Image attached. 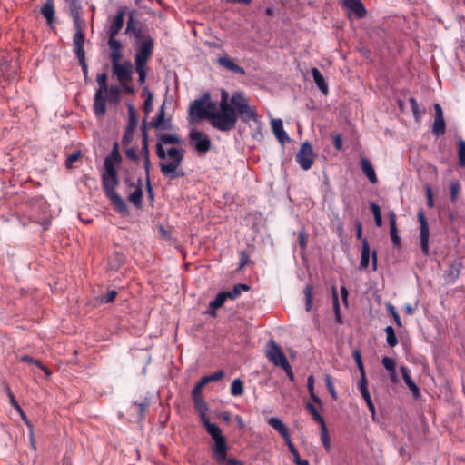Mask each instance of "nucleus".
Here are the masks:
<instances>
[{
	"mask_svg": "<svg viewBox=\"0 0 465 465\" xmlns=\"http://www.w3.org/2000/svg\"><path fill=\"white\" fill-rule=\"evenodd\" d=\"M325 384H326V387H327V389H328L331 398L334 401H336L337 400V393H336L333 382L331 381V378L328 374L325 376Z\"/></svg>",
	"mask_w": 465,
	"mask_h": 465,
	"instance_id": "52",
	"label": "nucleus"
},
{
	"mask_svg": "<svg viewBox=\"0 0 465 465\" xmlns=\"http://www.w3.org/2000/svg\"><path fill=\"white\" fill-rule=\"evenodd\" d=\"M401 372L402 374L404 382L406 383L410 391L412 392L413 396L415 398H418L420 395V390L418 386L414 383V381L411 380L409 369L405 366H401Z\"/></svg>",
	"mask_w": 465,
	"mask_h": 465,
	"instance_id": "25",
	"label": "nucleus"
},
{
	"mask_svg": "<svg viewBox=\"0 0 465 465\" xmlns=\"http://www.w3.org/2000/svg\"><path fill=\"white\" fill-rule=\"evenodd\" d=\"M368 381L364 379H360L359 381V390L363 399L371 397V394L368 391Z\"/></svg>",
	"mask_w": 465,
	"mask_h": 465,
	"instance_id": "51",
	"label": "nucleus"
},
{
	"mask_svg": "<svg viewBox=\"0 0 465 465\" xmlns=\"http://www.w3.org/2000/svg\"><path fill=\"white\" fill-rule=\"evenodd\" d=\"M295 160L304 171L312 168L314 162V153L312 146L309 142L306 141L301 145Z\"/></svg>",
	"mask_w": 465,
	"mask_h": 465,
	"instance_id": "10",
	"label": "nucleus"
},
{
	"mask_svg": "<svg viewBox=\"0 0 465 465\" xmlns=\"http://www.w3.org/2000/svg\"><path fill=\"white\" fill-rule=\"evenodd\" d=\"M268 424L277 430L285 440H289L290 434L288 429L279 418H270Z\"/></svg>",
	"mask_w": 465,
	"mask_h": 465,
	"instance_id": "24",
	"label": "nucleus"
},
{
	"mask_svg": "<svg viewBox=\"0 0 465 465\" xmlns=\"http://www.w3.org/2000/svg\"><path fill=\"white\" fill-rule=\"evenodd\" d=\"M155 153L159 159L165 160L166 157L171 159L168 163H160L159 167L163 176L170 179H175L184 176L183 171H179L178 167L182 164L185 151L182 148L171 147L167 151L164 150L163 144L160 142L156 143Z\"/></svg>",
	"mask_w": 465,
	"mask_h": 465,
	"instance_id": "3",
	"label": "nucleus"
},
{
	"mask_svg": "<svg viewBox=\"0 0 465 465\" xmlns=\"http://www.w3.org/2000/svg\"><path fill=\"white\" fill-rule=\"evenodd\" d=\"M106 102L112 104H117L120 102L121 91L116 85H110L105 91Z\"/></svg>",
	"mask_w": 465,
	"mask_h": 465,
	"instance_id": "31",
	"label": "nucleus"
},
{
	"mask_svg": "<svg viewBox=\"0 0 465 465\" xmlns=\"http://www.w3.org/2000/svg\"><path fill=\"white\" fill-rule=\"evenodd\" d=\"M141 154L143 157V167L145 171V176H148L150 174L151 162L149 157L148 132L145 126V123L143 124L142 129Z\"/></svg>",
	"mask_w": 465,
	"mask_h": 465,
	"instance_id": "16",
	"label": "nucleus"
},
{
	"mask_svg": "<svg viewBox=\"0 0 465 465\" xmlns=\"http://www.w3.org/2000/svg\"><path fill=\"white\" fill-rule=\"evenodd\" d=\"M249 290H250L249 285H247L245 283H238L233 286L232 291L225 292H226V296L228 297V299L235 300L241 295L242 291L246 292Z\"/></svg>",
	"mask_w": 465,
	"mask_h": 465,
	"instance_id": "34",
	"label": "nucleus"
},
{
	"mask_svg": "<svg viewBox=\"0 0 465 465\" xmlns=\"http://www.w3.org/2000/svg\"><path fill=\"white\" fill-rule=\"evenodd\" d=\"M370 245L368 242V240L364 238L362 240V247H361V262H360V267L361 269H366L369 266L370 263Z\"/></svg>",
	"mask_w": 465,
	"mask_h": 465,
	"instance_id": "30",
	"label": "nucleus"
},
{
	"mask_svg": "<svg viewBox=\"0 0 465 465\" xmlns=\"http://www.w3.org/2000/svg\"><path fill=\"white\" fill-rule=\"evenodd\" d=\"M21 361L23 362H28V363H32V364H35L36 365L37 367H39L41 370L44 371V372L49 376L51 375V371H49L48 368H46L41 361H39L38 360H35L28 355H24L21 357Z\"/></svg>",
	"mask_w": 465,
	"mask_h": 465,
	"instance_id": "39",
	"label": "nucleus"
},
{
	"mask_svg": "<svg viewBox=\"0 0 465 465\" xmlns=\"http://www.w3.org/2000/svg\"><path fill=\"white\" fill-rule=\"evenodd\" d=\"M193 406L196 412L199 415L200 421L206 430L207 433L211 436L212 440H218V442L221 441L222 438L220 437V433H222V430L214 423H212L207 416L208 405L205 402L203 398H196L193 400Z\"/></svg>",
	"mask_w": 465,
	"mask_h": 465,
	"instance_id": "6",
	"label": "nucleus"
},
{
	"mask_svg": "<svg viewBox=\"0 0 465 465\" xmlns=\"http://www.w3.org/2000/svg\"><path fill=\"white\" fill-rule=\"evenodd\" d=\"M76 32L74 35L73 44H74V52L77 58L85 56L84 52V35L81 26V24H78V26H74Z\"/></svg>",
	"mask_w": 465,
	"mask_h": 465,
	"instance_id": "18",
	"label": "nucleus"
},
{
	"mask_svg": "<svg viewBox=\"0 0 465 465\" xmlns=\"http://www.w3.org/2000/svg\"><path fill=\"white\" fill-rule=\"evenodd\" d=\"M361 167L370 183H376L378 179L371 162L366 158H362L361 161Z\"/></svg>",
	"mask_w": 465,
	"mask_h": 465,
	"instance_id": "29",
	"label": "nucleus"
},
{
	"mask_svg": "<svg viewBox=\"0 0 465 465\" xmlns=\"http://www.w3.org/2000/svg\"><path fill=\"white\" fill-rule=\"evenodd\" d=\"M255 124H257V130L252 134V137L257 140V141H260L263 138V134H262V123L259 119V115L257 114V121H253Z\"/></svg>",
	"mask_w": 465,
	"mask_h": 465,
	"instance_id": "57",
	"label": "nucleus"
},
{
	"mask_svg": "<svg viewBox=\"0 0 465 465\" xmlns=\"http://www.w3.org/2000/svg\"><path fill=\"white\" fill-rule=\"evenodd\" d=\"M304 295H305V308L306 311L309 312L312 307V288L310 285H307L304 289Z\"/></svg>",
	"mask_w": 465,
	"mask_h": 465,
	"instance_id": "49",
	"label": "nucleus"
},
{
	"mask_svg": "<svg viewBox=\"0 0 465 465\" xmlns=\"http://www.w3.org/2000/svg\"><path fill=\"white\" fill-rule=\"evenodd\" d=\"M80 156H81V154H80V153H79V152L70 154V155L67 157V159H66V167H67V168H71V167H72V164H73L74 162L78 161V160H79V158H80Z\"/></svg>",
	"mask_w": 465,
	"mask_h": 465,
	"instance_id": "61",
	"label": "nucleus"
},
{
	"mask_svg": "<svg viewBox=\"0 0 465 465\" xmlns=\"http://www.w3.org/2000/svg\"><path fill=\"white\" fill-rule=\"evenodd\" d=\"M138 124V118L136 115L135 108L132 104H128V124L126 128L135 130Z\"/></svg>",
	"mask_w": 465,
	"mask_h": 465,
	"instance_id": "36",
	"label": "nucleus"
},
{
	"mask_svg": "<svg viewBox=\"0 0 465 465\" xmlns=\"http://www.w3.org/2000/svg\"><path fill=\"white\" fill-rule=\"evenodd\" d=\"M299 245L300 248L304 251L306 249L307 245V240H306V232L304 230H302L299 232Z\"/></svg>",
	"mask_w": 465,
	"mask_h": 465,
	"instance_id": "59",
	"label": "nucleus"
},
{
	"mask_svg": "<svg viewBox=\"0 0 465 465\" xmlns=\"http://www.w3.org/2000/svg\"><path fill=\"white\" fill-rule=\"evenodd\" d=\"M64 2L68 5L69 13L74 21V25L78 26V24H81V14H82V5L80 0H64Z\"/></svg>",
	"mask_w": 465,
	"mask_h": 465,
	"instance_id": "20",
	"label": "nucleus"
},
{
	"mask_svg": "<svg viewBox=\"0 0 465 465\" xmlns=\"http://www.w3.org/2000/svg\"><path fill=\"white\" fill-rule=\"evenodd\" d=\"M435 109V118L432 125V133L436 136H440L445 134L446 132V124L443 116V111L441 106L439 104H434Z\"/></svg>",
	"mask_w": 465,
	"mask_h": 465,
	"instance_id": "15",
	"label": "nucleus"
},
{
	"mask_svg": "<svg viewBox=\"0 0 465 465\" xmlns=\"http://www.w3.org/2000/svg\"><path fill=\"white\" fill-rule=\"evenodd\" d=\"M217 64L232 72V73H235V74H243L245 72H244V69L242 67H241L240 65L236 64L232 59H230L228 56H223V57H220L218 58L217 60Z\"/></svg>",
	"mask_w": 465,
	"mask_h": 465,
	"instance_id": "23",
	"label": "nucleus"
},
{
	"mask_svg": "<svg viewBox=\"0 0 465 465\" xmlns=\"http://www.w3.org/2000/svg\"><path fill=\"white\" fill-rule=\"evenodd\" d=\"M230 392L234 397L242 396L244 392L243 382L241 379H234L231 384Z\"/></svg>",
	"mask_w": 465,
	"mask_h": 465,
	"instance_id": "35",
	"label": "nucleus"
},
{
	"mask_svg": "<svg viewBox=\"0 0 465 465\" xmlns=\"http://www.w3.org/2000/svg\"><path fill=\"white\" fill-rule=\"evenodd\" d=\"M145 67L146 65H143V64H135V70L138 74V81H139V84H143L145 81V77H146V71H145Z\"/></svg>",
	"mask_w": 465,
	"mask_h": 465,
	"instance_id": "55",
	"label": "nucleus"
},
{
	"mask_svg": "<svg viewBox=\"0 0 465 465\" xmlns=\"http://www.w3.org/2000/svg\"><path fill=\"white\" fill-rule=\"evenodd\" d=\"M222 438L218 443V440H213V443L211 445L212 457L218 465H243L242 461L235 458H228L229 445L226 437L220 433Z\"/></svg>",
	"mask_w": 465,
	"mask_h": 465,
	"instance_id": "5",
	"label": "nucleus"
},
{
	"mask_svg": "<svg viewBox=\"0 0 465 465\" xmlns=\"http://www.w3.org/2000/svg\"><path fill=\"white\" fill-rule=\"evenodd\" d=\"M383 367L390 372V374L395 375V361L393 359L389 357H383L381 360Z\"/></svg>",
	"mask_w": 465,
	"mask_h": 465,
	"instance_id": "47",
	"label": "nucleus"
},
{
	"mask_svg": "<svg viewBox=\"0 0 465 465\" xmlns=\"http://www.w3.org/2000/svg\"><path fill=\"white\" fill-rule=\"evenodd\" d=\"M386 309H387V312L393 317L394 322L397 324V326L401 328L402 326L401 320L399 313L395 310V307L391 303L388 302L386 304Z\"/></svg>",
	"mask_w": 465,
	"mask_h": 465,
	"instance_id": "45",
	"label": "nucleus"
},
{
	"mask_svg": "<svg viewBox=\"0 0 465 465\" xmlns=\"http://www.w3.org/2000/svg\"><path fill=\"white\" fill-rule=\"evenodd\" d=\"M144 92H146V97L144 101L143 110L145 114L148 115L153 110V94L149 92L147 88H145Z\"/></svg>",
	"mask_w": 465,
	"mask_h": 465,
	"instance_id": "44",
	"label": "nucleus"
},
{
	"mask_svg": "<svg viewBox=\"0 0 465 465\" xmlns=\"http://www.w3.org/2000/svg\"><path fill=\"white\" fill-rule=\"evenodd\" d=\"M306 409L316 422H318L321 426L325 424L323 418L321 416L316 407L312 402H308L306 404Z\"/></svg>",
	"mask_w": 465,
	"mask_h": 465,
	"instance_id": "37",
	"label": "nucleus"
},
{
	"mask_svg": "<svg viewBox=\"0 0 465 465\" xmlns=\"http://www.w3.org/2000/svg\"><path fill=\"white\" fill-rule=\"evenodd\" d=\"M205 385L206 384L204 383V381L202 379L194 385V387L192 391L193 400H194L196 398H203V394H202V391Z\"/></svg>",
	"mask_w": 465,
	"mask_h": 465,
	"instance_id": "46",
	"label": "nucleus"
},
{
	"mask_svg": "<svg viewBox=\"0 0 465 465\" xmlns=\"http://www.w3.org/2000/svg\"><path fill=\"white\" fill-rule=\"evenodd\" d=\"M227 299L228 297L226 296L225 292H221L217 293L215 298L209 302L208 312L212 315H214L215 311L221 308Z\"/></svg>",
	"mask_w": 465,
	"mask_h": 465,
	"instance_id": "28",
	"label": "nucleus"
},
{
	"mask_svg": "<svg viewBox=\"0 0 465 465\" xmlns=\"http://www.w3.org/2000/svg\"><path fill=\"white\" fill-rule=\"evenodd\" d=\"M390 236L394 247H400L401 244V237L398 234L396 226V214L393 211L389 213Z\"/></svg>",
	"mask_w": 465,
	"mask_h": 465,
	"instance_id": "21",
	"label": "nucleus"
},
{
	"mask_svg": "<svg viewBox=\"0 0 465 465\" xmlns=\"http://www.w3.org/2000/svg\"><path fill=\"white\" fill-rule=\"evenodd\" d=\"M321 440L326 450L331 449V440L328 434L326 424L321 426Z\"/></svg>",
	"mask_w": 465,
	"mask_h": 465,
	"instance_id": "42",
	"label": "nucleus"
},
{
	"mask_svg": "<svg viewBox=\"0 0 465 465\" xmlns=\"http://www.w3.org/2000/svg\"><path fill=\"white\" fill-rule=\"evenodd\" d=\"M418 220L420 225V245L421 249V252L423 255L427 256L430 252L429 247V238H430V229L427 218L423 213V211H419L417 213Z\"/></svg>",
	"mask_w": 465,
	"mask_h": 465,
	"instance_id": "12",
	"label": "nucleus"
},
{
	"mask_svg": "<svg viewBox=\"0 0 465 465\" xmlns=\"http://www.w3.org/2000/svg\"><path fill=\"white\" fill-rule=\"evenodd\" d=\"M124 9L119 8L117 14L112 18L110 26L108 28V46L110 51L123 49L122 43L116 39V35L124 26Z\"/></svg>",
	"mask_w": 465,
	"mask_h": 465,
	"instance_id": "8",
	"label": "nucleus"
},
{
	"mask_svg": "<svg viewBox=\"0 0 465 465\" xmlns=\"http://www.w3.org/2000/svg\"><path fill=\"white\" fill-rule=\"evenodd\" d=\"M193 120L208 119L211 125L218 131L226 133L235 128L238 118L244 124L257 121V112L250 104L249 98L242 92H234L231 96L223 89L217 112H211L204 105L203 97L194 100L189 107Z\"/></svg>",
	"mask_w": 465,
	"mask_h": 465,
	"instance_id": "1",
	"label": "nucleus"
},
{
	"mask_svg": "<svg viewBox=\"0 0 465 465\" xmlns=\"http://www.w3.org/2000/svg\"><path fill=\"white\" fill-rule=\"evenodd\" d=\"M164 107H165V101L162 104L157 115L155 118H153L150 123L149 125L155 129H165L169 130L172 128V120L171 118L165 119V113H164Z\"/></svg>",
	"mask_w": 465,
	"mask_h": 465,
	"instance_id": "17",
	"label": "nucleus"
},
{
	"mask_svg": "<svg viewBox=\"0 0 465 465\" xmlns=\"http://www.w3.org/2000/svg\"><path fill=\"white\" fill-rule=\"evenodd\" d=\"M107 74H98L96 76V82L98 84V89L95 91L93 110L94 114L98 118H103L106 114V96L105 91L108 89L107 84Z\"/></svg>",
	"mask_w": 465,
	"mask_h": 465,
	"instance_id": "7",
	"label": "nucleus"
},
{
	"mask_svg": "<svg viewBox=\"0 0 465 465\" xmlns=\"http://www.w3.org/2000/svg\"><path fill=\"white\" fill-rule=\"evenodd\" d=\"M143 188H142V179L139 178L137 180V186L134 193L129 194L128 200L132 203L136 208L142 207V200H143Z\"/></svg>",
	"mask_w": 465,
	"mask_h": 465,
	"instance_id": "27",
	"label": "nucleus"
},
{
	"mask_svg": "<svg viewBox=\"0 0 465 465\" xmlns=\"http://www.w3.org/2000/svg\"><path fill=\"white\" fill-rule=\"evenodd\" d=\"M225 373L223 371L220 370L217 371L210 375H205L202 378V380L204 381L205 384H208L209 382L213 381H218L222 380L224 377Z\"/></svg>",
	"mask_w": 465,
	"mask_h": 465,
	"instance_id": "41",
	"label": "nucleus"
},
{
	"mask_svg": "<svg viewBox=\"0 0 465 465\" xmlns=\"http://www.w3.org/2000/svg\"><path fill=\"white\" fill-rule=\"evenodd\" d=\"M312 76L317 87L319 88V90L323 94H327L329 92L328 84H327L323 75L322 74V73L320 72V70L318 68L314 67L312 69Z\"/></svg>",
	"mask_w": 465,
	"mask_h": 465,
	"instance_id": "26",
	"label": "nucleus"
},
{
	"mask_svg": "<svg viewBox=\"0 0 465 465\" xmlns=\"http://www.w3.org/2000/svg\"><path fill=\"white\" fill-rule=\"evenodd\" d=\"M460 183L459 182H451L450 185V200L451 202H456L458 194L460 191Z\"/></svg>",
	"mask_w": 465,
	"mask_h": 465,
	"instance_id": "48",
	"label": "nucleus"
},
{
	"mask_svg": "<svg viewBox=\"0 0 465 465\" xmlns=\"http://www.w3.org/2000/svg\"><path fill=\"white\" fill-rule=\"evenodd\" d=\"M248 262H249V255H248V253L246 252V251H242L240 252L239 269H242L243 267H245L247 265Z\"/></svg>",
	"mask_w": 465,
	"mask_h": 465,
	"instance_id": "62",
	"label": "nucleus"
},
{
	"mask_svg": "<svg viewBox=\"0 0 465 465\" xmlns=\"http://www.w3.org/2000/svg\"><path fill=\"white\" fill-rule=\"evenodd\" d=\"M266 356L270 361L281 368L289 363L287 357L283 353L282 348L273 341L269 342Z\"/></svg>",
	"mask_w": 465,
	"mask_h": 465,
	"instance_id": "13",
	"label": "nucleus"
},
{
	"mask_svg": "<svg viewBox=\"0 0 465 465\" xmlns=\"http://www.w3.org/2000/svg\"><path fill=\"white\" fill-rule=\"evenodd\" d=\"M123 157L119 153V144L114 143L109 155L104 158V171L101 175L102 186L106 197L116 207L119 212H126L127 207L125 202L117 193L116 188L119 185V179L114 164H120Z\"/></svg>",
	"mask_w": 465,
	"mask_h": 465,
	"instance_id": "2",
	"label": "nucleus"
},
{
	"mask_svg": "<svg viewBox=\"0 0 465 465\" xmlns=\"http://www.w3.org/2000/svg\"><path fill=\"white\" fill-rule=\"evenodd\" d=\"M125 34L133 35L136 39H140L142 37L141 26L134 22L132 16H130L127 21Z\"/></svg>",
	"mask_w": 465,
	"mask_h": 465,
	"instance_id": "33",
	"label": "nucleus"
},
{
	"mask_svg": "<svg viewBox=\"0 0 465 465\" xmlns=\"http://www.w3.org/2000/svg\"><path fill=\"white\" fill-rule=\"evenodd\" d=\"M135 130H130L129 128L125 127L124 135L122 137V143L124 145H127L131 143L133 140L134 134Z\"/></svg>",
	"mask_w": 465,
	"mask_h": 465,
	"instance_id": "56",
	"label": "nucleus"
},
{
	"mask_svg": "<svg viewBox=\"0 0 465 465\" xmlns=\"http://www.w3.org/2000/svg\"><path fill=\"white\" fill-rule=\"evenodd\" d=\"M153 53V39L151 36H147L143 41L141 42L137 52L135 54V64L147 65L148 60L151 58Z\"/></svg>",
	"mask_w": 465,
	"mask_h": 465,
	"instance_id": "11",
	"label": "nucleus"
},
{
	"mask_svg": "<svg viewBox=\"0 0 465 465\" xmlns=\"http://www.w3.org/2000/svg\"><path fill=\"white\" fill-rule=\"evenodd\" d=\"M409 103H410L413 116L415 117L416 120H418L420 117L421 114L420 112L419 104H418L417 100L414 97H411L409 99Z\"/></svg>",
	"mask_w": 465,
	"mask_h": 465,
	"instance_id": "50",
	"label": "nucleus"
},
{
	"mask_svg": "<svg viewBox=\"0 0 465 465\" xmlns=\"http://www.w3.org/2000/svg\"><path fill=\"white\" fill-rule=\"evenodd\" d=\"M123 56V49L113 50L110 52V59L112 62V70L116 75L117 80L122 86H124L132 80L133 64L130 61L120 63Z\"/></svg>",
	"mask_w": 465,
	"mask_h": 465,
	"instance_id": "4",
	"label": "nucleus"
},
{
	"mask_svg": "<svg viewBox=\"0 0 465 465\" xmlns=\"http://www.w3.org/2000/svg\"><path fill=\"white\" fill-rule=\"evenodd\" d=\"M203 100H204L205 108L210 110L211 112H217L216 104L211 100V95L209 93H206L203 95Z\"/></svg>",
	"mask_w": 465,
	"mask_h": 465,
	"instance_id": "53",
	"label": "nucleus"
},
{
	"mask_svg": "<svg viewBox=\"0 0 465 465\" xmlns=\"http://www.w3.org/2000/svg\"><path fill=\"white\" fill-rule=\"evenodd\" d=\"M332 300H333V310L334 312H340V304H339V298L337 290L335 287H332Z\"/></svg>",
	"mask_w": 465,
	"mask_h": 465,
	"instance_id": "63",
	"label": "nucleus"
},
{
	"mask_svg": "<svg viewBox=\"0 0 465 465\" xmlns=\"http://www.w3.org/2000/svg\"><path fill=\"white\" fill-rule=\"evenodd\" d=\"M79 61V64L81 65L84 79L86 80L88 77V67L85 60V56L77 58Z\"/></svg>",
	"mask_w": 465,
	"mask_h": 465,
	"instance_id": "64",
	"label": "nucleus"
},
{
	"mask_svg": "<svg viewBox=\"0 0 465 465\" xmlns=\"http://www.w3.org/2000/svg\"><path fill=\"white\" fill-rule=\"evenodd\" d=\"M117 296V292L114 290H109L105 295L102 298V302L105 303L113 302Z\"/></svg>",
	"mask_w": 465,
	"mask_h": 465,
	"instance_id": "58",
	"label": "nucleus"
},
{
	"mask_svg": "<svg viewBox=\"0 0 465 465\" xmlns=\"http://www.w3.org/2000/svg\"><path fill=\"white\" fill-rule=\"evenodd\" d=\"M40 12L45 17L47 24L52 26L55 15L54 0H46Z\"/></svg>",
	"mask_w": 465,
	"mask_h": 465,
	"instance_id": "22",
	"label": "nucleus"
},
{
	"mask_svg": "<svg viewBox=\"0 0 465 465\" xmlns=\"http://www.w3.org/2000/svg\"><path fill=\"white\" fill-rule=\"evenodd\" d=\"M189 141L194 150L202 154H205L212 148V142L209 136L197 129H192L190 131Z\"/></svg>",
	"mask_w": 465,
	"mask_h": 465,
	"instance_id": "9",
	"label": "nucleus"
},
{
	"mask_svg": "<svg viewBox=\"0 0 465 465\" xmlns=\"http://www.w3.org/2000/svg\"><path fill=\"white\" fill-rule=\"evenodd\" d=\"M307 388H308V391H309L311 399L315 403H319L320 404L322 401H321V399L314 393V378L312 375L308 377Z\"/></svg>",
	"mask_w": 465,
	"mask_h": 465,
	"instance_id": "40",
	"label": "nucleus"
},
{
	"mask_svg": "<svg viewBox=\"0 0 465 465\" xmlns=\"http://www.w3.org/2000/svg\"><path fill=\"white\" fill-rule=\"evenodd\" d=\"M458 157H459V165L460 167H465V141L460 140L458 142Z\"/></svg>",
	"mask_w": 465,
	"mask_h": 465,
	"instance_id": "43",
	"label": "nucleus"
},
{
	"mask_svg": "<svg viewBox=\"0 0 465 465\" xmlns=\"http://www.w3.org/2000/svg\"><path fill=\"white\" fill-rule=\"evenodd\" d=\"M158 142L163 145L167 144H180L182 140L177 134H161L158 135Z\"/></svg>",
	"mask_w": 465,
	"mask_h": 465,
	"instance_id": "32",
	"label": "nucleus"
},
{
	"mask_svg": "<svg viewBox=\"0 0 465 465\" xmlns=\"http://www.w3.org/2000/svg\"><path fill=\"white\" fill-rule=\"evenodd\" d=\"M384 331L386 332V341L388 345L391 348L395 347L398 344V339L396 337L394 329L391 326H387Z\"/></svg>",
	"mask_w": 465,
	"mask_h": 465,
	"instance_id": "38",
	"label": "nucleus"
},
{
	"mask_svg": "<svg viewBox=\"0 0 465 465\" xmlns=\"http://www.w3.org/2000/svg\"><path fill=\"white\" fill-rule=\"evenodd\" d=\"M271 126L279 143L284 144L286 142L290 141V137L283 129V124L282 119H272L271 122Z\"/></svg>",
	"mask_w": 465,
	"mask_h": 465,
	"instance_id": "19",
	"label": "nucleus"
},
{
	"mask_svg": "<svg viewBox=\"0 0 465 465\" xmlns=\"http://www.w3.org/2000/svg\"><path fill=\"white\" fill-rule=\"evenodd\" d=\"M134 406L136 408L137 411L139 412L140 416L142 417L144 414V412L147 411V410L149 408V401L144 400L142 402H134Z\"/></svg>",
	"mask_w": 465,
	"mask_h": 465,
	"instance_id": "54",
	"label": "nucleus"
},
{
	"mask_svg": "<svg viewBox=\"0 0 465 465\" xmlns=\"http://www.w3.org/2000/svg\"><path fill=\"white\" fill-rule=\"evenodd\" d=\"M341 5L349 11L348 15L354 14L358 19H361L367 15V10L361 0H343Z\"/></svg>",
	"mask_w": 465,
	"mask_h": 465,
	"instance_id": "14",
	"label": "nucleus"
},
{
	"mask_svg": "<svg viewBox=\"0 0 465 465\" xmlns=\"http://www.w3.org/2000/svg\"><path fill=\"white\" fill-rule=\"evenodd\" d=\"M125 156L129 160H132V161H134V162H137L138 159H139L138 155L136 153V150L134 148H133V147L127 148L125 150Z\"/></svg>",
	"mask_w": 465,
	"mask_h": 465,
	"instance_id": "60",
	"label": "nucleus"
}]
</instances>
